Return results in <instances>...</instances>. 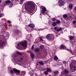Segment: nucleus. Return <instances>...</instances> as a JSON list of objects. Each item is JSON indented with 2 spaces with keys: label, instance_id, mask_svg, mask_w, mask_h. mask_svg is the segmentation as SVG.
<instances>
[{
  "label": "nucleus",
  "instance_id": "37998d69",
  "mask_svg": "<svg viewBox=\"0 0 76 76\" xmlns=\"http://www.w3.org/2000/svg\"><path fill=\"white\" fill-rule=\"evenodd\" d=\"M75 19H76V16L75 17Z\"/></svg>",
  "mask_w": 76,
  "mask_h": 76
},
{
  "label": "nucleus",
  "instance_id": "7c9ffc66",
  "mask_svg": "<svg viewBox=\"0 0 76 76\" xmlns=\"http://www.w3.org/2000/svg\"><path fill=\"white\" fill-rule=\"evenodd\" d=\"M34 45H32V47H31V50H34Z\"/></svg>",
  "mask_w": 76,
  "mask_h": 76
},
{
  "label": "nucleus",
  "instance_id": "f704fd0d",
  "mask_svg": "<svg viewBox=\"0 0 76 76\" xmlns=\"http://www.w3.org/2000/svg\"><path fill=\"white\" fill-rule=\"evenodd\" d=\"M40 56H41L40 55H37V57L38 58H39V57H40Z\"/></svg>",
  "mask_w": 76,
  "mask_h": 76
},
{
  "label": "nucleus",
  "instance_id": "f3484780",
  "mask_svg": "<svg viewBox=\"0 0 76 76\" xmlns=\"http://www.w3.org/2000/svg\"><path fill=\"white\" fill-rule=\"evenodd\" d=\"M31 58H34V54L33 53H31Z\"/></svg>",
  "mask_w": 76,
  "mask_h": 76
},
{
  "label": "nucleus",
  "instance_id": "72a5a7b5",
  "mask_svg": "<svg viewBox=\"0 0 76 76\" xmlns=\"http://www.w3.org/2000/svg\"><path fill=\"white\" fill-rule=\"evenodd\" d=\"M58 73V71H56L55 72V74H57V73Z\"/></svg>",
  "mask_w": 76,
  "mask_h": 76
},
{
  "label": "nucleus",
  "instance_id": "f03ea898",
  "mask_svg": "<svg viewBox=\"0 0 76 76\" xmlns=\"http://www.w3.org/2000/svg\"><path fill=\"white\" fill-rule=\"evenodd\" d=\"M71 63H72L71 64H70V67L71 68H73L74 69L73 71H72V72H74L76 70V66H74L75 65V61H72Z\"/></svg>",
  "mask_w": 76,
  "mask_h": 76
},
{
  "label": "nucleus",
  "instance_id": "ea45409f",
  "mask_svg": "<svg viewBox=\"0 0 76 76\" xmlns=\"http://www.w3.org/2000/svg\"><path fill=\"white\" fill-rule=\"evenodd\" d=\"M8 23H11V21H10L8 20Z\"/></svg>",
  "mask_w": 76,
  "mask_h": 76
},
{
  "label": "nucleus",
  "instance_id": "4be33fe9",
  "mask_svg": "<svg viewBox=\"0 0 76 76\" xmlns=\"http://www.w3.org/2000/svg\"><path fill=\"white\" fill-rule=\"evenodd\" d=\"M54 60H58V57H57V56H55L54 57Z\"/></svg>",
  "mask_w": 76,
  "mask_h": 76
},
{
  "label": "nucleus",
  "instance_id": "f8f14e48",
  "mask_svg": "<svg viewBox=\"0 0 76 76\" xmlns=\"http://www.w3.org/2000/svg\"><path fill=\"white\" fill-rule=\"evenodd\" d=\"M68 37L70 41H72L73 40V36H69Z\"/></svg>",
  "mask_w": 76,
  "mask_h": 76
},
{
  "label": "nucleus",
  "instance_id": "aec40b11",
  "mask_svg": "<svg viewBox=\"0 0 76 76\" xmlns=\"http://www.w3.org/2000/svg\"><path fill=\"white\" fill-rule=\"evenodd\" d=\"M52 25H53V26H56V23L55 22H54L53 24Z\"/></svg>",
  "mask_w": 76,
  "mask_h": 76
},
{
  "label": "nucleus",
  "instance_id": "79ce46f5",
  "mask_svg": "<svg viewBox=\"0 0 76 76\" xmlns=\"http://www.w3.org/2000/svg\"><path fill=\"white\" fill-rule=\"evenodd\" d=\"M1 0H0V3H1Z\"/></svg>",
  "mask_w": 76,
  "mask_h": 76
},
{
  "label": "nucleus",
  "instance_id": "2f4dec72",
  "mask_svg": "<svg viewBox=\"0 0 76 76\" xmlns=\"http://www.w3.org/2000/svg\"><path fill=\"white\" fill-rule=\"evenodd\" d=\"M3 16V15L1 13H0V18H1Z\"/></svg>",
  "mask_w": 76,
  "mask_h": 76
},
{
  "label": "nucleus",
  "instance_id": "6e6552de",
  "mask_svg": "<svg viewBox=\"0 0 76 76\" xmlns=\"http://www.w3.org/2000/svg\"><path fill=\"white\" fill-rule=\"evenodd\" d=\"M59 3L61 4V5H63L64 4V2L63 1V0H60L59 1Z\"/></svg>",
  "mask_w": 76,
  "mask_h": 76
},
{
  "label": "nucleus",
  "instance_id": "58836bf2",
  "mask_svg": "<svg viewBox=\"0 0 76 76\" xmlns=\"http://www.w3.org/2000/svg\"><path fill=\"white\" fill-rule=\"evenodd\" d=\"M57 29V27H54V29L55 30V31H56V29Z\"/></svg>",
  "mask_w": 76,
  "mask_h": 76
},
{
  "label": "nucleus",
  "instance_id": "423d86ee",
  "mask_svg": "<svg viewBox=\"0 0 76 76\" xmlns=\"http://www.w3.org/2000/svg\"><path fill=\"white\" fill-rule=\"evenodd\" d=\"M46 37L47 38H48L49 40H51L53 39L54 38H52V35L51 34H48L46 35Z\"/></svg>",
  "mask_w": 76,
  "mask_h": 76
},
{
  "label": "nucleus",
  "instance_id": "a211bd4d",
  "mask_svg": "<svg viewBox=\"0 0 76 76\" xmlns=\"http://www.w3.org/2000/svg\"><path fill=\"white\" fill-rule=\"evenodd\" d=\"M73 7L72 5V4H70L69 6V7L70 9H72V7Z\"/></svg>",
  "mask_w": 76,
  "mask_h": 76
},
{
  "label": "nucleus",
  "instance_id": "412c9836",
  "mask_svg": "<svg viewBox=\"0 0 76 76\" xmlns=\"http://www.w3.org/2000/svg\"><path fill=\"white\" fill-rule=\"evenodd\" d=\"M44 74H45V75H47L48 74V72L47 71H45L44 72Z\"/></svg>",
  "mask_w": 76,
  "mask_h": 76
},
{
  "label": "nucleus",
  "instance_id": "393cba45",
  "mask_svg": "<svg viewBox=\"0 0 76 76\" xmlns=\"http://www.w3.org/2000/svg\"><path fill=\"white\" fill-rule=\"evenodd\" d=\"M33 70H31L29 71V73H32V75H33Z\"/></svg>",
  "mask_w": 76,
  "mask_h": 76
},
{
  "label": "nucleus",
  "instance_id": "4468645a",
  "mask_svg": "<svg viewBox=\"0 0 76 76\" xmlns=\"http://www.w3.org/2000/svg\"><path fill=\"white\" fill-rule=\"evenodd\" d=\"M46 70L48 72H51V70L49 68H47Z\"/></svg>",
  "mask_w": 76,
  "mask_h": 76
},
{
  "label": "nucleus",
  "instance_id": "dca6fc26",
  "mask_svg": "<svg viewBox=\"0 0 76 76\" xmlns=\"http://www.w3.org/2000/svg\"><path fill=\"white\" fill-rule=\"evenodd\" d=\"M62 30V28H60L59 29H58L56 30L57 32H59L60 31H61Z\"/></svg>",
  "mask_w": 76,
  "mask_h": 76
},
{
  "label": "nucleus",
  "instance_id": "1a4fd4ad",
  "mask_svg": "<svg viewBox=\"0 0 76 76\" xmlns=\"http://www.w3.org/2000/svg\"><path fill=\"white\" fill-rule=\"evenodd\" d=\"M47 10L46 8L45 7H43L42 8V11L41 12L43 13H44L45 12V11Z\"/></svg>",
  "mask_w": 76,
  "mask_h": 76
},
{
  "label": "nucleus",
  "instance_id": "c03bdc74",
  "mask_svg": "<svg viewBox=\"0 0 76 76\" xmlns=\"http://www.w3.org/2000/svg\"><path fill=\"white\" fill-rule=\"evenodd\" d=\"M18 56H15V57H17Z\"/></svg>",
  "mask_w": 76,
  "mask_h": 76
},
{
  "label": "nucleus",
  "instance_id": "6ab92c4d",
  "mask_svg": "<svg viewBox=\"0 0 76 76\" xmlns=\"http://www.w3.org/2000/svg\"><path fill=\"white\" fill-rule=\"evenodd\" d=\"M3 44V42H1V41H0V47H1V46H2Z\"/></svg>",
  "mask_w": 76,
  "mask_h": 76
},
{
  "label": "nucleus",
  "instance_id": "5701e85b",
  "mask_svg": "<svg viewBox=\"0 0 76 76\" xmlns=\"http://www.w3.org/2000/svg\"><path fill=\"white\" fill-rule=\"evenodd\" d=\"M10 3V0H7L6 1V3L7 4V3Z\"/></svg>",
  "mask_w": 76,
  "mask_h": 76
},
{
  "label": "nucleus",
  "instance_id": "f257e3e1",
  "mask_svg": "<svg viewBox=\"0 0 76 76\" xmlns=\"http://www.w3.org/2000/svg\"><path fill=\"white\" fill-rule=\"evenodd\" d=\"M27 44H28V42L26 41H25L24 42L22 41L21 42H18V43H16V45L17 46L16 48L17 49H18V47H19V46H20V45H22V46H23V47L24 48V49H25L26 48Z\"/></svg>",
  "mask_w": 76,
  "mask_h": 76
},
{
  "label": "nucleus",
  "instance_id": "c85d7f7f",
  "mask_svg": "<svg viewBox=\"0 0 76 76\" xmlns=\"http://www.w3.org/2000/svg\"><path fill=\"white\" fill-rule=\"evenodd\" d=\"M39 38L40 39L41 41H43V39H42V38L41 37H39Z\"/></svg>",
  "mask_w": 76,
  "mask_h": 76
},
{
  "label": "nucleus",
  "instance_id": "c9c22d12",
  "mask_svg": "<svg viewBox=\"0 0 76 76\" xmlns=\"http://www.w3.org/2000/svg\"><path fill=\"white\" fill-rule=\"evenodd\" d=\"M56 20V19L55 18H52V20L53 21H55Z\"/></svg>",
  "mask_w": 76,
  "mask_h": 76
},
{
  "label": "nucleus",
  "instance_id": "9d476101",
  "mask_svg": "<svg viewBox=\"0 0 76 76\" xmlns=\"http://www.w3.org/2000/svg\"><path fill=\"white\" fill-rule=\"evenodd\" d=\"M28 26L29 27H31V28H34V24H29L28 25Z\"/></svg>",
  "mask_w": 76,
  "mask_h": 76
},
{
  "label": "nucleus",
  "instance_id": "ddd939ff",
  "mask_svg": "<svg viewBox=\"0 0 76 76\" xmlns=\"http://www.w3.org/2000/svg\"><path fill=\"white\" fill-rule=\"evenodd\" d=\"M16 54H18V55H22V53L21 52H17L16 53Z\"/></svg>",
  "mask_w": 76,
  "mask_h": 76
},
{
  "label": "nucleus",
  "instance_id": "cd10ccee",
  "mask_svg": "<svg viewBox=\"0 0 76 76\" xmlns=\"http://www.w3.org/2000/svg\"><path fill=\"white\" fill-rule=\"evenodd\" d=\"M56 23L57 24H58L59 23H60V21L58 20H57L56 21Z\"/></svg>",
  "mask_w": 76,
  "mask_h": 76
},
{
  "label": "nucleus",
  "instance_id": "0eeeda50",
  "mask_svg": "<svg viewBox=\"0 0 76 76\" xmlns=\"http://www.w3.org/2000/svg\"><path fill=\"white\" fill-rule=\"evenodd\" d=\"M59 49L60 50H67V48L64 45H61L60 46Z\"/></svg>",
  "mask_w": 76,
  "mask_h": 76
},
{
  "label": "nucleus",
  "instance_id": "9b49d317",
  "mask_svg": "<svg viewBox=\"0 0 76 76\" xmlns=\"http://www.w3.org/2000/svg\"><path fill=\"white\" fill-rule=\"evenodd\" d=\"M39 49L37 48H36L34 49V51L35 53H37L38 51H39Z\"/></svg>",
  "mask_w": 76,
  "mask_h": 76
},
{
  "label": "nucleus",
  "instance_id": "473e14b6",
  "mask_svg": "<svg viewBox=\"0 0 76 76\" xmlns=\"http://www.w3.org/2000/svg\"><path fill=\"white\" fill-rule=\"evenodd\" d=\"M66 50H67L68 51H69L71 53H73V52H72V50H69V49H66Z\"/></svg>",
  "mask_w": 76,
  "mask_h": 76
},
{
  "label": "nucleus",
  "instance_id": "2eb2a0df",
  "mask_svg": "<svg viewBox=\"0 0 76 76\" xmlns=\"http://www.w3.org/2000/svg\"><path fill=\"white\" fill-rule=\"evenodd\" d=\"M64 73H66V74H67V73H69V71L67 70H64Z\"/></svg>",
  "mask_w": 76,
  "mask_h": 76
},
{
  "label": "nucleus",
  "instance_id": "7ed1b4c3",
  "mask_svg": "<svg viewBox=\"0 0 76 76\" xmlns=\"http://www.w3.org/2000/svg\"><path fill=\"white\" fill-rule=\"evenodd\" d=\"M28 6L29 9L31 10H34L35 9V5L34 4H31L30 5H29V4L27 3L25 5V6Z\"/></svg>",
  "mask_w": 76,
  "mask_h": 76
},
{
  "label": "nucleus",
  "instance_id": "a878e982",
  "mask_svg": "<svg viewBox=\"0 0 76 76\" xmlns=\"http://www.w3.org/2000/svg\"><path fill=\"white\" fill-rule=\"evenodd\" d=\"M44 45H41L40 46V48H44Z\"/></svg>",
  "mask_w": 76,
  "mask_h": 76
},
{
  "label": "nucleus",
  "instance_id": "39448f33",
  "mask_svg": "<svg viewBox=\"0 0 76 76\" xmlns=\"http://www.w3.org/2000/svg\"><path fill=\"white\" fill-rule=\"evenodd\" d=\"M13 70L14 71L15 73V74L17 75H19L20 74V71L15 68L13 69Z\"/></svg>",
  "mask_w": 76,
  "mask_h": 76
},
{
  "label": "nucleus",
  "instance_id": "49530a36",
  "mask_svg": "<svg viewBox=\"0 0 76 76\" xmlns=\"http://www.w3.org/2000/svg\"><path fill=\"white\" fill-rule=\"evenodd\" d=\"M24 73H25V72H24Z\"/></svg>",
  "mask_w": 76,
  "mask_h": 76
},
{
  "label": "nucleus",
  "instance_id": "b1692460",
  "mask_svg": "<svg viewBox=\"0 0 76 76\" xmlns=\"http://www.w3.org/2000/svg\"><path fill=\"white\" fill-rule=\"evenodd\" d=\"M24 0H20V4H22L23 3V1Z\"/></svg>",
  "mask_w": 76,
  "mask_h": 76
},
{
  "label": "nucleus",
  "instance_id": "a18cd8bd",
  "mask_svg": "<svg viewBox=\"0 0 76 76\" xmlns=\"http://www.w3.org/2000/svg\"><path fill=\"white\" fill-rule=\"evenodd\" d=\"M30 53H31V52H30Z\"/></svg>",
  "mask_w": 76,
  "mask_h": 76
},
{
  "label": "nucleus",
  "instance_id": "4c0bfd02",
  "mask_svg": "<svg viewBox=\"0 0 76 76\" xmlns=\"http://www.w3.org/2000/svg\"><path fill=\"white\" fill-rule=\"evenodd\" d=\"M73 23H76V21L75 20H74L73 21Z\"/></svg>",
  "mask_w": 76,
  "mask_h": 76
},
{
  "label": "nucleus",
  "instance_id": "bb28decb",
  "mask_svg": "<svg viewBox=\"0 0 76 76\" xmlns=\"http://www.w3.org/2000/svg\"><path fill=\"white\" fill-rule=\"evenodd\" d=\"M39 64H41V65H42L44 64L42 62H39Z\"/></svg>",
  "mask_w": 76,
  "mask_h": 76
},
{
  "label": "nucleus",
  "instance_id": "20e7f679",
  "mask_svg": "<svg viewBox=\"0 0 76 76\" xmlns=\"http://www.w3.org/2000/svg\"><path fill=\"white\" fill-rule=\"evenodd\" d=\"M19 57V60H18V59L15 58V60H14L15 62L16 63H18V62H20V61H21V60H23V56L22 55L20 56Z\"/></svg>",
  "mask_w": 76,
  "mask_h": 76
},
{
  "label": "nucleus",
  "instance_id": "a19ab883",
  "mask_svg": "<svg viewBox=\"0 0 76 76\" xmlns=\"http://www.w3.org/2000/svg\"><path fill=\"white\" fill-rule=\"evenodd\" d=\"M64 64H66V61H64L63 62Z\"/></svg>",
  "mask_w": 76,
  "mask_h": 76
},
{
  "label": "nucleus",
  "instance_id": "de8ad7c7",
  "mask_svg": "<svg viewBox=\"0 0 76 76\" xmlns=\"http://www.w3.org/2000/svg\"><path fill=\"white\" fill-rule=\"evenodd\" d=\"M71 69H72V68L70 69V70H71Z\"/></svg>",
  "mask_w": 76,
  "mask_h": 76
},
{
  "label": "nucleus",
  "instance_id": "e433bc0d",
  "mask_svg": "<svg viewBox=\"0 0 76 76\" xmlns=\"http://www.w3.org/2000/svg\"><path fill=\"white\" fill-rule=\"evenodd\" d=\"M10 72L12 74L13 73V71L12 70H10Z\"/></svg>",
  "mask_w": 76,
  "mask_h": 76
},
{
  "label": "nucleus",
  "instance_id": "c756f323",
  "mask_svg": "<svg viewBox=\"0 0 76 76\" xmlns=\"http://www.w3.org/2000/svg\"><path fill=\"white\" fill-rule=\"evenodd\" d=\"M67 15H63V17H64L65 18H67Z\"/></svg>",
  "mask_w": 76,
  "mask_h": 76
}]
</instances>
